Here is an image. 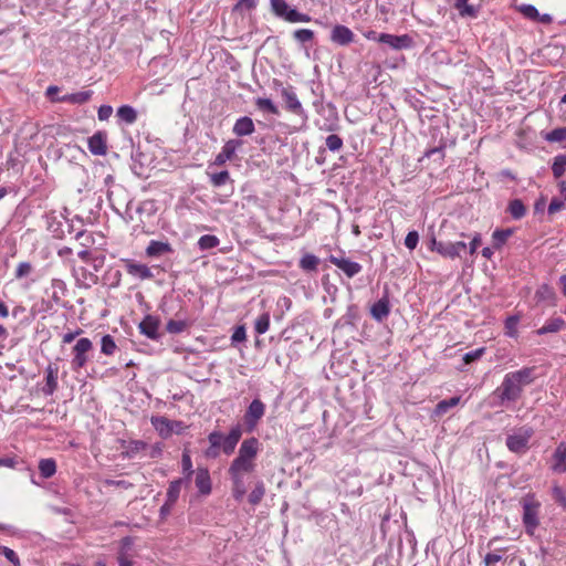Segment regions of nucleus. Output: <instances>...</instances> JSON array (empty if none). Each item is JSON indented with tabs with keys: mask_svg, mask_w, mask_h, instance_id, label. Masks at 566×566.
<instances>
[{
	"mask_svg": "<svg viewBox=\"0 0 566 566\" xmlns=\"http://www.w3.org/2000/svg\"><path fill=\"white\" fill-rule=\"evenodd\" d=\"M258 451V439H245L241 443L239 453L237 458L232 461L228 470V473L232 481V495L237 501H242L247 492L244 475L254 471Z\"/></svg>",
	"mask_w": 566,
	"mask_h": 566,
	"instance_id": "f257e3e1",
	"label": "nucleus"
},
{
	"mask_svg": "<svg viewBox=\"0 0 566 566\" xmlns=\"http://www.w3.org/2000/svg\"><path fill=\"white\" fill-rule=\"evenodd\" d=\"M533 380L534 368L531 367L506 374L501 386L493 392V395L500 399L499 406L517 401L523 392V388L532 384Z\"/></svg>",
	"mask_w": 566,
	"mask_h": 566,
	"instance_id": "f03ea898",
	"label": "nucleus"
},
{
	"mask_svg": "<svg viewBox=\"0 0 566 566\" xmlns=\"http://www.w3.org/2000/svg\"><path fill=\"white\" fill-rule=\"evenodd\" d=\"M533 436V430L527 427H522L509 434L506 438V447L510 451L523 454L528 450V442Z\"/></svg>",
	"mask_w": 566,
	"mask_h": 566,
	"instance_id": "7ed1b4c3",
	"label": "nucleus"
},
{
	"mask_svg": "<svg viewBox=\"0 0 566 566\" xmlns=\"http://www.w3.org/2000/svg\"><path fill=\"white\" fill-rule=\"evenodd\" d=\"M272 11L280 18L291 22H310L312 18L308 14L301 13L295 9L290 8L285 0H271Z\"/></svg>",
	"mask_w": 566,
	"mask_h": 566,
	"instance_id": "20e7f679",
	"label": "nucleus"
},
{
	"mask_svg": "<svg viewBox=\"0 0 566 566\" xmlns=\"http://www.w3.org/2000/svg\"><path fill=\"white\" fill-rule=\"evenodd\" d=\"M539 502L536 501L533 496H528L523 502V523L525 525L526 532L530 535H533L535 530L537 528L538 521V511H539Z\"/></svg>",
	"mask_w": 566,
	"mask_h": 566,
	"instance_id": "39448f33",
	"label": "nucleus"
},
{
	"mask_svg": "<svg viewBox=\"0 0 566 566\" xmlns=\"http://www.w3.org/2000/svg\"><path fill=\"white\" fill-rule=\"evenodd\" d=\"M93 349V343L86 338H80L73 347L72 370L78 371L88 361V353Z\"/></svg>",
	"mask_w": 566,
	"mask_h": 566,
	"instance_id": "423d86ee",
	"label": "nucleus"
},
{
	"mask_svg": "<svg viewBox=\"0 0 566 566\" xmlns=\"http://www.w3.org/2000/svg\"><path fill=\"white\" fill-rule=\"evenodd\" d=\"M265 413V405L260 399H253L244 413V422L252 431Z\"/></svg>",
	"mask_w": 566,
	"mask_h": 566,
	"instance_id": "0eeeda50",
	"label": "nucleus"
},
{
	"mask_svg": "<svg viewBox=\"0 0 566 566\" xmlns=\"http://www.w3.org/2000/svg\"><path fill=\"white\" fill-rule=\"evenodd\" d=\"M281 95L285 102V107L289 112L302 116L306 119L305 111L298 101L295 92L291 87H283L281 91Z\"/></svg>",
	"mask_w": 566,
	"mask_h": 566,
	"instance_id": "6e6552de",
	"label": "nucleus"
},
{
	"mask_svg": "<svg viewBox=\"0 0 566 566\" xmlns=\"http://www.w3.org/2000/svg\"><path fill=\"white\" fill-rule=\"evenodd\" d=\"M126 272L139 280H149L154 277L150 268L143 263H137L130 259L123 260Z\"/></svg>",
	"mask_w": 566,
	"mask_h": 566,
	"instance_id": "1a4fd4ad",
	"label": "nucleus"
},
{
	"mask_svg": "<svg viewBox=\"0 0 566 566\" xmlns=\"http://www.w3.org/2000/svg\"><path fill=\"white\" fill-rule=\"evenodd\" d=\"M243 144L240 139H230L226 142L223 145L221 151L216 156L213 165L216 166H222L228 160L232 159L237 149L241 147Z\"/></svg>",
	"mask_w": 566,
	"mask_h": 566,
	"instance_id": "9d476101",
	"label": "nucleus"
},
{
	"mask_svg": "<svg viewBox=\"0 0 566 566\" xmlns=\"http://www.w3.org/2000/svg\"><path fill=\"white\" fill-rule=\"evenodd\" d=\"M90 151L96 156H104L107 153V135L105 132H96L87 140Z\"/></svg>",
	"mask_w": 566,
	"mask_h": 566,
	"instance_id": "9b49d317",
	"label": "nucleus"
},
{
	"mask_svg": "<svg viewBox=\"0 0 566 566\" xmlns=\"http://www.w3.org/2000/svg\"><path fill=\"white\" fill-rule=\"evenodd\" d=\"M378 42L385 43L395 50L407 49L411 45V39L409 35H394L388 33H381Z\"/></svg>",
	"mask_w": 566,
	"mask_h": 566,
	"instance_id": "f8f14e48",
	"label": "nucleus"
},
{
	"mask_svg": "<svg viewBox=\"0 0 566 566\" xmlns=\"http://www.w3.org/2000/svg\"><path fill=\"white\" fill-rule=\"evenodd\" d=\"M353 31L342 24H337L332 29L331 41L338 45H348L354 41Z\"/></svg>",
	"mask_w": 566,
	"mask_h": 566,
	"instance_id": "ddd939ff",
	"label": "nucleus"
},
{
	"mask_svg": "<svg viewBox=\"0 0 566 566\" xmlns=\"http://www.w3.org/2000/svg\"><path fill=\"white\" fill-rule=\"evenodd\" d=\"M57 374L59 366L55 363H50L45 368V385L43 392L46 396H51L57 389Z\"/></svg>",
	"mask_w": 566,
	"mask_h": 566,
	"instance_id": "4468645a",
	"label": "nucleus"
},
{
	"mask_svg": "<svg viewBox=\"0 0 566 566\" xmlns=\"http://www.w3.org/2000/svg\"><path fill=\"white\" fill-rule=\"evenodd\" d=\"M160 322L158 318L147 315L140 323H139V331L142 334L146 335L150 339H158L159 338V328Z\"/></svg>",
	"mask_w": 566,
	"mask_h": 566,
	"instance_id": "2eb2a0df",
	"label": "nucleus"
},
{
	"mask_svg": "<svg viewBox=\"0 0 566 566\" xmlns=\"http://www.w3.org/2000/svg\"><path fill=\"white\" fill-rule=\"evenodd\" d=\"M151 424L163 438H167L174 432L175 426H180L181 422L170 421L166 417L158 416L151 418Z\"/></svg>",
	"mask_w": 566,
	"mask_h": 566,
	"instance_id": "dca6fc26",
	"label": "nucleus"
},
{
	"mask_svg": "<svg viewBox=\"0 0 566 566\" xmlns=\"http://www.w3.org/2000/svg\"><path fill=\"white\" fill-rule=\"evenodd\" d=\"M331 262L340 269L348 277H353L361 271V265L349 259L332 256Z\"/></svg>",
	"mask_w": 566,
	"mask_h": 566,
	"instance_id": "f3484780",
	"label": "nucleus"
},
{
	"mask_svg": "<svg viewBox=\"0 0 566 566\" xmlns=\"http://www.w3.org/2000/svg\"><path fill=\"white\" fill-rule=\"evenodd\" d=\"M241 436H242L241 427L240 426L232 427L230 432L226 437H223V441H222V446H221L222 451L226 454H231L234 451Z\"/></svg>",
	"mask_w": 566,
	"mask_h": 566,
	"instance_id": "a211bd4d",
	"label": "nucleus"
},
{
	"mask_svg": "<svg viewBox=\"0 0 566 566\" xmlns=\"http://www.w3.org/2000/svg\"><path fill=\"white\" fill-rule=\"evenodd\" d=\"M233 134L238 137L252 135L255 130L254 123L249 116L238 118L233 125Z\"/></svg>",
	"mask_w": 566,
	"mask_h": 566,
	"instance_id": "6ab92c4d",
	"label": "nucleus"
},
{
	"mask_svg": "<svg viewBox=\"0 0 566 566\" xmlns=\"http://www.w3.org/2000/svg\"><path fill=\"white\" fill-rule=\"evenodd\" d=\"M552 470L556 473L566 472V443L560 442L554 451Z\"/></svg>",
	"mask_w": 566,
	"mask_h": 566,
	"instance_id": "aec40b11",
	"label": "nucleus"
},
{
	"mask_svg": "<svg viewBox=\"0 0 566 566\" xmlns=\"http://www.w3.org/2000/svg\"><path fill=\"white\" fill-rule=\"evenodd\" d=\"M171 252L172 248L167 241L151 240L146 248V255L149 258H158Z\"/></svg>",
	"mask_w": 566,
	"mask_h": 566,
	"instance_id": "412c9836",
	"label": "nucleus"
},
{
	"mask_svg": "<svg viewBox=\"0 0 566 566\" xmlns=\"http://www.w3.org/2000/svg\"><path fill=\"white\" fill-rule=\"evenodd\" d=\"M196 486L201 494H209L211 492V480L208 469L198 468L196 472Z\"/></svg>",
	"mask_w": 566,
	"mask_h": 566,
	"instance_id": "4be33fe9",
	"label": "nucleus"
},
{
	"mask_svg": "<svg viewBox=\"0 0 566 566\" xmlns=\"http://www.w3.org/2000/svg\"><path fill=\"white\" fill-rule=\"evenodd\" d=\"M431 250L437 251L444 258L454 259L458 258V251H455L453 242H441L434 238L431 240Z\"/></svg>",
	"mask_w": 566,
	"mask_h": 566,
	"instance_id": "5701e85b",
	"label": "nucleus"
},
{
	"mask_svg": "<svg viewBox=\"0 0 566 566\" xmlns=\"http://www.w3.org/2000/svg\"><path fill=\"white\" fill-rule=\"evenodd\" d=\"M371 316L378 321L382 322L390 313V304L387 297H382L377 301L370 310Z\"/></svg>",
	"mask_w": 566,
	"mask_h": 566,
	"instance_id": "b1692460",
	"label": "nucleus"
},
{
	"mask_svg": "<svg viewBox=\"0 0 566 566\" xmlns=\"http://www.w3.org/2000/svg\"><path fill=\"white\" fill-rule=\"evenodd\" d=\"M132 546L133 541L130 537H125L122 539L120 551L117 558L119 566H133L130 554Z\"/></svg>",
	"mask_w": 566,
	"mask_h": 566,
	"instance_id": "393cba45",
	"label": "nucleus"
},
{
	"mask_svg": "<svg viewBox=\"0 0 566 566\" xmlns=\"http://www.w3.org/2000/svg\"><path fill=\"white\" fill-rule=\"evenodd\" d=\"M565 327V321L560 317L549 318L541 328L536 331V334L544 335L548 333H557Z\"/></svg>",
	"mask_w": 566,
	"mask_h": 566,
	"instance_id": "a878e982",
	"label": "nucleus"
},
{
	"mask_svg": "<svg viewBox=\"0 0 566 566\" xmlns=\"http://www.w3.org/2000/svg\"><path fill=\"white\" fill-rule=\"evenodd\" d=\"M92 94H93L92 91H82V92H76V93H72V94H66V95L62 96L61 98H59V101L67 102V103H72V104H84L91 99Z\"/></svg>",
	"mask_w": 566,
	"mask_h": 566,
	"instance_id": "bb28decb",
	"label": "nucleus"
},
{
	"mask_svg": "<svg viewBox=\"0 0 566 566\" xmlns=\"http://www.w3.org/2000/svg\"><path fill=\"white\" fill-rule=\"evenodd\" d=\"M459 402H460V397H452L450 399L439 401L433 410V416L442 417L443 415H446L448 412V410L450 408L458 406Z\"/></svg>",
	"mask_w": 566,
	"mask_h": 566,
	"instance_id": "cd10ccee",
	"label": "nucleus"
},
{
	"mask_svg": "<svg viewBox=\"0 0 566 566\" xmlns=\"http://www.w3.org/2000/svg\"><path fill=\"white\" fill-rule=\"evenodd\" d=\"M117 117L126 124H133L137 119V113L132 106L123 105L117 109Z\"/></svg>",
	"mask_w": 566,
	"mask_h": 566,
	"instance_id": "c85d7f7f",
	"label": "nucleus"
},
{
	"mask_svg": "<svg viewBox=\"0 0 566 566\" xmlns=\"http://www.w3.org/2000/svg\"><path fill=\"white\" fill-rule=\"evenodd\" d=\"M39 470L44 479H49L55 474L56 463L53 459H42L39 463Z\"/></svg>",
	"mask_w": 566,
	"mask_h": 566,
	"instance_id": "c756f323",
	"label": "nucleus"
},
{
	"mask_svg": "<svg viewBox=\"0 0 566 566\" xmlns=\"http://www.w3.org/2000/svg\"><path fill=\"white\" fill-rule=\"evenodd\" d=\"M513 234L512 229H497L492 234L493 245L495 249H500L507 239Z\"/></svg>",
	"mask_w": 566,
	"mask_h": 566,
	"instance_id": "7c9ffc66",
	"label": "nucleus"
},
{
	"mask_svg": "<svg viewBox=\"0 0 566 566\" xmlns=\"http://www.w3.org/2000/svg\"><path fill=\"white\" fill-rule=\"evenodd\" d=\"M318 264L319 259L316 255L310 253L303 255L302 259L300 260L301 269L307 272L316 271Z\"/></svg>",
	"mask_w": 566,
	"mask_h": 566,
	"instance_id": "2f4dec72",
	"label": "nucleus"
},
{
	"mask_svg": "<svg viewBox=\"0 0 566 566\" xmlns=\"http://www.w3.org/2000/svg\"><path fill=\"white\" fill-rule=\"evenodd\" d=\"M536 297L538 301L554 302L556 298V293L552 286L548 284H543L537 289Z\"/></svg>",
	"mask_w": 566,
	"mask_h": 566,
	"instance_id": "473e14b6",
	"label": "nucleus"
},
{
	"mask_svg": "<svg viewBox=\"0 0 566 566\" xmlns=\"http://www.w3.org/2000/svg\"><path fill=\"white\" fill-rule=\"evenodd\" d=\"M182 482H184L182 479H178V480L170 482L169 488L167 490V500L166 501L174 503V504L177 502L179 494H180Z\"/></svg>",
	"mask_w": 566,
	"mask_h": 566,
	"instance_id": "72a5a7b5",
	"label": "nucleus"
},
{
	"mask_svg": "<svg viewBox=\"0 0 566 566\" xmlns=\"http://www.w3.org/2000/svg\"><path fill=\"white\" fill-rule=\"evenodd\" d=\"M265 494L264 483L262 481L256 482L254 489L249 494V502L252 505H256L261 502Z\"/></svg>",
	"mask_w": 566,
	"mask_h": 566,
	"instance_id": "f704fd0d",
	"label": "nucleus"
},
{
	"mask_svg": "<svg viewBox=\"0 0 566 566\" xmlns=\"http://www.w3.org/2000/svg\"><path fill=\"white\" fill-rule=\"evenodd\" d=\"M270 327V314L268 312L261 314L254 323L255 333L262 335L268 332Z\"/></svg>",
	"mask_w": 566,
	"mask_h": 566,
	"instance_id": "c9c22d12",
	"label": "nucleus"
},
{
	"mask_svg": "<svg viewBox=\"0 0 566 566\" xmlns=\"http://www.w3.org/2000/svg\"><path fill=\"white\" fill-rule=\"evenodd\" d=\"M255 105L260 111L268 112L273 115L279 114L277 107L270 98L258 97L255 99Z\"/></svg>",
	"mask_w": 566,
	"mask_h": 566,
	"instance_id": "e433bc0d",
	"label": "nucleus"
},
{
	"mask_svg": "<svg viewBox=\"0 0 566 566\" xmlns=\"http://www.w3.org/2000/svg\"><path fill=\"white\" fill-rule=\"evenodd\" d=\"M509 211L514 219H521L524 217L526 209L520 199H515L510 202Z\"/></svg>",
	"mask_w": 566,
	"mask_h": 566,
	"instance_id": "4c0bfd02",
	"label": "nucleus"
},
{
	"mask_svg": "<svg viewBox=\"0 0 566 566\" xmlns=\"http://www.w3.org/2000/svg\"><path fill=\"white\" fill-rule=\"evenodd\" d=\"M117 346L115 344L114 338L111 335H105L102 337L101 342V352L107 356H111L115 353Z\"/></svg>",
	"mask_w": 566,
	"mask_h": 566,
	"instance_id": "58836bf2",
	"label": "nucleus"
},
{
	"mask_svg": "<svg viewBox=\"0 0 566 566\" xmlns=\"http://www.w3.org/2000/svg\"><path fill=\"white\" fill-rule=\"evenodd\" d=\"M553 174L556 178L563 176L566 170V155L556 156L552 166Z\"/></svg>",
	"mask_w": 566,
	"mask_h": 566,
	"instance_id": "ea45409f",
	"label": "nucleus"
},
{
	"mask_svg": "<svg viewBox=\"0 0 566 566\" xmlns=\"http://www.w3.org/2000/svg\"><path fill=\"white\" fill-rule=\"evenodd\" d=\"M544 138L549 143H560L566 140V127L555 128L547 133Z\"/></svg>",
	"mask_w": 566,
	"mask_h": 566,
	"instance_id": "a19ab883",
	"label": "nucleus"
},
{
	"mask_svg": "<svg viewBox=\"0 0 566 566\" xmlns=\"http://www.w3.org/2000/svg\"><path fill=\"white\" fill-rule=\"evenodd\" d=\"M219 239L212 234H205L200 237L198 245L201 250H209L216 248L219 244Z\"/></svg>",
	"mask_w": 566,
	"mask_h": 566,
	"instance_id": "79ce46f5",
	"label": "nucleus"
},
{
	"mask_svg": "<svg viewBox=\"0 0 566 566\" xmlns=\"http://www.w3.org/2000/svg\"><path fill=\"white\" fill-rule=\"evenodd\" d=\"M230 180V175L227 170L210 175V181L214 187H221Z\"/></svg>",
	"mask_w": 566,
	"mask_h": 566,
	"instance_id": "37998d69",
	"label": "nucleus"
},
{
	"mask_svg": "<svg viewBox=\"0 0 566 566\" xmlns=\"http://www.w3.org/2000/svg\"><path fill=\"white\" fill-rule=\"evenodd\" d=\"M296 41L301 43L310 42L314 38V32L310 29H298L293 33Z\"/></svg>",
	"mask_w": 566,
	"mask_h": 566,
	"instance_id": "c03bdc74",
	"label": "nucleus"
},
{
	"mask_svg": "<svg viewBox=\"0 0 566 566\" xmlns=\"http://www.w3.org/2000/svg\"><path fill=\"white\" fill-rule=\"evenodd\" d=\"M186 327H187V324L185 321L170 319L166 325V329L170 334H179V333L184 332L186 329Z\"/></svg>",
	"mask_w": 566,
	"mask_h": 566,
	"instance_id": "a18cd8bd",
	"label": "nucleus"
},
{
	"mask_svg": "<svg viewBox=\"0 0 566 566\" xmlns=\"http://www.w3.org/2000/svg\"><path fill=\"white\" fill-rule=\"evenodd\" d=\"M325 144L331 151H337L343 147L342 138L338 135L334 134L327 136Z\"/></svg>",
	"mask_w": 566,
	"mask_h": 566,
	"instance_id": "49530a36",
	"label": "nucleus"
},
{
	"mask_svg": "<svg viewBox=\"0 0 566 566\" xmlns=\"http://www.w3.org/2000/svg\"><path fill=\"white\" fill-rule=\"evenodd\" d=\"M0 553L13 564V566H21L20 559L15 552L7 546H0Z\"/></svg>",
	"mask_w": 566,
	"mask_h": 566,
	"instance_id": "de8ad7c7",
	"label": "nucleus"
},
{
	"mask_svg": "<svg viewBox=\"0 0 566 566\" xmlns=\"http://www.w3.org/2000/svg\"><path fill=\"white\" fill-rule=\"evenodd\" d=\"M454 7L460 11L461 15L474 14V9L468 4V0H454Z\"/></svg>",
	"mask_w": 566,
	"mask_h": 566,
	"instance_id": "09e8293b",
	"label": "nucleus"
},
{
	"mask_svg": "<svg viewBox=\"0 0 566 566\" xmlns=\"http://www.w3.org/2000/svg\"><path fill=\"white\" fill-rule=\"evenodd\" d=\"M181 465H182L184 472L187 474V479H189L192 475L193 470H192V461H191V458H190V454L188 451H185L182 453Z\"/></svg>",
	"mask_w": 566,
	"mask_h": 566,
	"instance_id": "8fccbe9b",
	"label": "nucleus"
},
{
	"mask_svg": "<svg viewBox=\"0 0 566 566\" xmlns=\"http://www.w3.org/2000/svg\"><path fill=\"white\" fill-rule=\"evenodd\" d=\"M520 11L531 20H537L539 17L537 9L532 4H522Z\"/></svg>",
	"mask_w": 566,
	"mask_h": 566,
	"instance_id": "3c124183",
	"label": "nucleus"
},
{
	"mask_svg": "<svg viewBox=\"0 0 566 566\" xmlns=\"http://www.w3.org/2000/svg\"><path fill=\"white\" fill-rule=\"evenodd\" d=\"M419 242V234L417 231H410L405 238V245L409 250L416 249L417 244Z\"/></svg>",
	"mask_w": 566,
	"mask_h": 566,
	"instance_id": "603ef678",
	"label": "nucleus"
},
{
	"mask_svg": "<svg viewBox=\"0 0 566 566\" xmlns=\"http://www.w3.org/2000/svg\"><path fill=\"white\" fill-rule=\"evenodd\" d=\"M484 353V348H478L475 350L469 352L463 356V360L465 364H471L472 361L479 359Z\"/></svg>",
	"mask_w": 566,
	"mask_h": 566,
	"instance_id": "864d4df0",
	"label": "nucleus"
},
{
	"mask_svg": "<svg viewBox=\"0 0 566 566\" xmlns=\"http://www.w3.org/2000/svg\"><path fill=\"white\" fill-rule=\"evenodd\" d=\"M245 337H247V334H245V328L244 326H238L232 336H231V340L232 343H241L243 340H245Z\"/></svg>",
	"mask_w": 566,
	"mask_h": 566,
	"instance_id": "5fc2aeb1",
	"label": "nucleus"
},
{
	"mask_svg": "<svg viewBox=\"0 0 566 566\" xmlns=\"http://www.w3.org/2000/svg\"><path fill=\"white\" fill-rule=\"evenodd\" d=\"M223 434L219 431H212L209 436H208V440H209V443L212 444L213 447H221L222 446V441H223Z\"/></svg>",
	"mask_w": 566,
	"mask_h": 566,
	"instance_id": "6e6d98bb",
	"label": "nucleus"
},
{
	"mask_svg": "<svg viewBox=\"0 0 566 566\" xmlns=\"http://www.w3.org/2000/svg\"><path fill=\"white\" fill-rule=\"evenodd\" d=\"M113 114V108L109 105H102L98 108L97 116L99 120H107Z\"/></svg>",
	"mask_w": 566,
	"mask_h": 566,
	"instance_id": "4d7b16f0",
	"label": "nucleus"
},
{
	"mask_svg": "<svg viewBox=\"0 0 566 566\" xmlns=\"http://www.w3.org/2000/svg\"><path fill=\"white\" fill-rule=\"evenodd\" d=\"M31 272V265L28 262H21L15 271V276L18 279H21L23 276H27Z\"/></svg>",
	"mask_w": 566,
	"mask_h": 566,
	"instance_id": "13d9d810",
	"label": "nucleus"
},
{
	"mask_svg": "<svg viewBox=\"0 0 566 566\" xmlns=\"http://www.w3.org/2000/svg\"><path fill=\"white\" fill-rule=\"evenodd\" d=\"M502 559V555L499 553H489L484 557L485 566H495Z\"/></svg>",
	"mask_w": 566,
	"mask_h": 566,
	"instance_id": "bf43d9fd",
	"label": "nucleus"
},
{
	"mask_svg": "<svg viewBox=\"0 0 566 566\" xmlns=\"http://www.w3.org/2000/svg\"><path fill=\"white\" fill-rule=\"evenodd\" d=\"M564 208V201L557 198H554L548 206V213L554 214L560 211Z\"/></svg>",
	"mask_w": 566,
	"mask_h": 566,
	"instance_id": "052dcab7",
	"label": "nucleus"
},
{
	"mask_svg": "<svg viewBox=\"0 0 566 566\" xmlns=\"http://www.w3.org/2000/svg\"><path fill=\"white\" fill-rule=\"evenodd\" d=\"M554 497L557 502H559L564 507H566V496L563 492V490L558 486H555L553 489Z\"/></svg>",
	"mask_w": 566,
	"mask_h": 566,
	"instance_id": "680f3d73",
	"label": "nucleus"
},
{
	"mask_svg": "<svg viewBox=\"0 0 566 566\" xmlns=\"http://www.w3.org/2000/svg\"><path fill=\"white\" fill-rule=\"evenodd\" d=\"M480 244H481V235L476 233L470 242V250H469L470 254H474Z\"/></svg>",
	"mask_w": 566,
	"mask_h": 566,
	"instance_id": "e2e57ef3",
	"label": "nucleus"
},
{
	"mask_svg": "<svg viewBox=\"0 0 566 566\" xmlns=\"http://www.w3.org/2000/svg\"><path fill=\"white\" fill-rule=\"evenodd\" d=\"M221 447H213L210 444V447L206 450L205 454L207 458L214 459L219 455Z\"/></svg>",
	"mask_w": 566,
	"mask_h": 566,
	"instance_id": "0e129e2a",
	"label": "nucleus"
},
{
	"mask_svg": "<svg viewBox=\"0 0 566 566\" xmlns=\"http://www.w3.org/2000/svg\"><path fill=\"white\" fill-rule=\"evenodd\" d=\"M81 333H82V329H77L75 332H69V333L64 334L63 335V343H65V344L72 343L75 339V337L77 335H80Z\"/></svg>",
	"mask_w": 566,
	"mask_h": 566,
	"instance_id": "69168bd1",
	"label": "nucleus"
},
{
	"mask_svg": "<svg viewBox=\"0 0 566 566\" xmlns=\"http://www.w3.org/2000/svg\"><path fill=\"white\" fill-rule=\"evenodd\" d=\"M172 506H174V503L166 501L165 504L160 507V515L163 517L167 516L170 513Z\"/></svg>",
	"mask_w": 566,
	"mask_h": 566,
	"instance_id": "338daca9",
	"label": "nucleus"
},
{
	"mask_svg": "<svg viewBox=\"0 0 566 566\" xmlns=\"http://www.w3.org/2000/svg\"><path fill=\"white\" fill-rule=\"evenodd\" d=\"M426 156L429 158H431L433 156H438L439 158H442L443 157L442 148H439V147L432 148L426 153Z\"/></svg>",
	"mask_w": 566,
	"mask_h": 566,
	"instance_id": "774afa93",
	"label": "nucleus"
}]
</instances>
